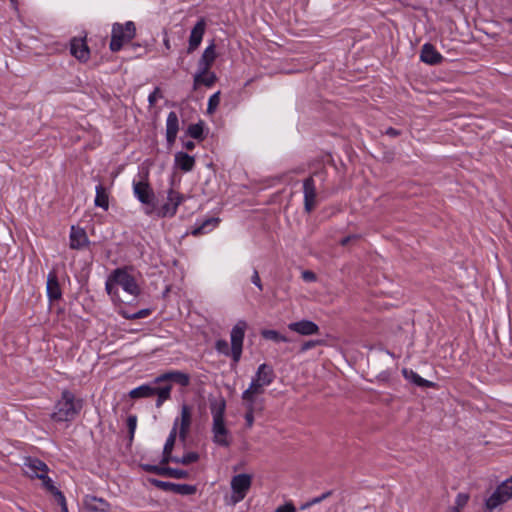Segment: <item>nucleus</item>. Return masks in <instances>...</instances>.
I'll return each instance as SVG.
<instances>
[{"instance_id":"f257e3e1","label":"nucleus","mask_w":512,"mask_h":512,"mask_svg":"<svg viewBox=\"0 0 512 512\" xmlns=\"http://www.w3.org/2000/svg\"><path fill=\"white\" fill-rule=\"evenodd\" d=\"M83 408V400L69 390H63L61 398L55 404V410L51 414V419L56 422L74 420Z\"/></svg>"},{"instance_id":"f03ea898","label":"nucleus","mask_w":512,"mask_h":512,"mask_svg":"<svg viewBox=\"0 0 512 512\" xmlns=\"http://www.w3.org/2000/svg\"><path fill=\"white\" fill-rule=\"evenodd\" d=\"M247 323L244 320H239L231 330V348L228 342L224 339H219L215 343V349L225 355L231 356L233 362L237 364L240 361L243 349V340Z\"/></svg>"},{"instance_id":"7ed1b4c3","label":"nucleus","mask_w":512,"mask_h":512,"mask_svg":"<svg viewBox=\"0 0 512 512\" xmlns=\"http://www.w3.org/2000/svg\"><path fill=\"white\" fill-rule=\"evenodd\" d=\"M225 409L226 402L224 399L215 400L210 404L213 417V441L219 446L228 447L231 441L229 439V430L226 428L224 421Z\"/></svg>"},{"instance_id":"20e7f679","label":"nucleus","mask_w":512,"mask_h":512,"mask_svg":"<svg viewBox=\"0 0 512 512\" xmlns=\"http://www.w3.org/2000/svg\"><path fill=\"white\" fill-rule=\"evenodd\" d=\"M120 285L127 293L137 296L140 294V288L134 278L125 269H115L107 279L106 291L111 297L117 296L116 286Z\"/></svg>"},{"instance_id":"39448f33","label":"nucleus","mask_w":512,"mask_h":512,"mask_svg":"<svg viewBox=\"0 0 512 512\" xmlns=\"http://www.w3.org/2000/svg\"><path fill=\"white\" fill-rule=\"evenodd\" d=\"M136 35L134 22L127 21L125 24L114 23L112 26L109 48L112 52L121 50L125 43L130 42Z\"/></svg>"},{"instance_id":"423d86ee","label":"nucleus","mask_w":512,"mask_h":512,"mask_svg":"<svg viewBox=\"0 0 512 512\" xmlns=\"http://www.w3.org/2000/svg\"><path fill=\"white\" fill-rule=\"evenodd\" d=\"M172 385L166 384L162 387H152L150 385H141L137 388L132 389L129 392V396L133 399L146 398L157 395L156 407H161L162 404L170 399Z\"/></svg>"},{"instance_id":"0eeeda50","label":"nucleus","mask_w":512,"mask_h":512,"mask_svg":"<svg viewBox=\"0 0 512 512\" xmlns=\"http://www.w3.org/2000/svg\"><path fill=\"white\" fill-rule=\"evenodd\" d=\"M133 191L136 198L144 205L147 206L145 213L151 215L155 211L156 197L150 187L148 181H138L133 183Z\"/></svg>"},{"instance_id":"6e6552de","label":"nucleus","mask_w":512,"mask_h":512,"mask_svg":"<svg viewBox=\"0 0 512 512\" xmlns=\"http://www.w3.org/2000/svg\"><path fill=\"white\" fill-rule=\"evenodd\" d=\"M276 375L272 366L263 363L259 365L255 375L253 376L249 387L255 388L265 393V388L273 383Z\"/></svg>"},{"instance_id":"1a4fd4ad","label":"nucleus","mask_w":512,"mask_h":512,"mask_svg":"<svg viewBox=\"0 0 512 512\" xmlns=\"http://www.w3.org/2000/svg\"><path fill=\"white\" fill-rule=\"evenodd\" d=\"M252 484V477L249 474L235 475L231 480V489L233 491L232 501L238 503L242 501L249 491Z\"/></svg>"},{"instance_id":"9d476101","label":"nucleus","mask_w":512,"mask_h":512,"mask_svg":"<svg viewBox=\"0 0 512 512\" xmlns=\"http://www.w3.org/2000/svg\"><path fill=\"white\" fill-rule=\"evenodd\" d=\"M262 392L255 390V388L248 387L242 393V402L245 410H251L256 412H263L265 408V399L263 398Z\"/></svg>"},{"instance_id":"9b49d317","label":"nucleus","mask_w":512,"mask_h":512,"mask_svg":"<svg viewBox=\"0 0 512 512\" xmlns=\"http://www.w3.org/2000/svg\"><path fill=\"white\" fill-rule=\"evenodd\" d=\"M178 422L179 440L185 445L190 428L192 425V407L187 404L181 406L180 417L176 418L174 423Z\"/></svg>"},{"instance_id":"f8f14e48","label":"nucleus","mask_w":512,"mask_h":512,"mask_svg":"<svg viewBox=\"0 0 512 512\" xmlns=\"http://www.w3.org/2000/svg\"><path fill=\"white\" fill-rule=\"evenodd\" d=\"M172 200H175L174 205L166 202L157 210L158 217H173L177 212L178 206L184 201V196L171 188L168 190V201Z\"/></svg>"},{"instance_id":"ddd939ff","label":"nucleus","mask_w":512,"mask_h":512,"mask_svg":"<svg viewBox=\"0 0 512 512\" xmlns=\"http://www.w3.org/2000/svg\"><path fill=\"white\" fill-rule=\"evenodd\" d=\"M172 200H175L174 205L166 202L157 210L158 217H173L177 212L178 206L184 201V196L171 188L168 190V201Z\"/></svg>"},{"instance_id":"4468645a","label":"nucleus","mask_w":512,"mask_h":512,"mask_svg":"<svg viewBox=\"0 0 512 512\" xmlns=\"http://www.w3.org/2000/svg\"><path fill=\"white\" fill-rule=\"evenodd\" d=\"M303 194H304V210L307 213H311L317 205L316 186H315L314 178L312 176H309L308 178L304 179Z\"/></svg>"},{"instance_id":"2eb2a0df","label":"nucleus","mask_w":512,"mask_h":512,"mask_svg":"<svg viewBox=\"0 0 512 512\" xmlns=\"http://www.w3.org/2000/svg\"><path fill=\"white\" fill-rule=\"evenodd\" d=\"M47 296L51 302H55L61 299L62 290L58 280L57 271L53 268L47 275Z\"/></svg>"},{"instance_id":"dca6fc26","label":"nucleus","mask_w":512,"mask_h":512,"mask_svg":"<svg viewBox=\"0 0 512 512\" xmlns=\"http://www.w3.org/2000/svg\"><path fill=\"white\" fill-rule=\"evenodd\" d=\"M25 474L30 478H37L41 473H48V466L40 459L34 457H25L24 463Z\"/></svg>"},{"instance_id":"f3484780","label":"nucleus","mask_w":512,"mask_h":512,"mask_svg":"<svg viewBox=\"0 0 512 512\" xmlns=\"http://www.w3.org/2000/svg\"><path fill=\"white\" fill-rule=\"evenodd\" d=\"M205 28H206V22L203 18H201L200 20L197 21V23L191 30L190 37H189L188 49H187L188 53H192L199 47V45L202 41L203 35L205 33Z\"/></svg>"},{"instance_id":"a211bd4d","label":"nucleus","mask_w":512,"mask_h":512,"mask_svg":"<svg viewBox=\"0 0 512 512\" xmlns=\"http://www.w3.org/2000/svg\"><path fill=\"white\" fill-rule=\"evenodd\" d=\"M174 382L182 387H187L190 384V376L182 371H169L156 377L155 383L161 382Z\"/></svg>"},{"instance_id":"6ab92c4d","label":"nucleus","mask_w":512,"mask_h":512,"mask_svg":"<svg viewBox=\"0 0 512 512\" xmlns=\"http://www.w3.org/2000/svg\"><path fill=\"white\" fill-rule=\"evenodd\" d=\"M70 52L81 62H86L90 57V50L84 39L73 38L70 43Z\"/></svg>"},{"instance_id":"aec40b11","label":"nucleus","mask_w":512,"mask_h":512,"mask_svg":"<svg viewBox=\"0 0 512 512\" xmlns=\"http://www.w3.org/2000/svg\"><path fill=\"white\" fill-rule=\"evenodd\" d=\"M420 59L429 65H438L443 61V56L430 43H425L421 48Z\"/></svg>"},{"instance_id":"412c9836","label":"nucleus","mask_w":512,"mask_h":512,"mask_svg":"<svg viewBox=\"0 0 512 512\" xmlns=\"http://www.w3.org/2000/svg\"><path fill=\"white\" fill-rule=\"evenodd\" d=\"M86 510L90 512H108L110 504L103 498H98L94 495H86L83 500Z\"/></svg>"},{"instance_id":"4be33fe9","label":"nucleus","mask_w":512,"mask_h":512,"mask_svg":"<svg viewBox=\"0 0 512 512\" xmlns=\"http://www.w3.org/2000/svg\"><path fill=\"white\" fill-rule=\"evenodd\" d=\"M215 49L216 46L214 42H212L209 46L205 48V50L202 53V56L198 61V71H202V73H205L208 70H210L211 66L213 65L217 57Z\"/></svg>"},{"instance_id":"5701e85b","label":"nucleus","mask_w":512,"mask_h":512,"mask_svg":"<svg viewBox=\"0 0 512 512\" xmlns=\"http://www.w3.org/2000/svg\"><path fill=\"white\" fill-rule=\"evenodd\" d=\"M179 131V119L176 112L171 111L166 120V140L169 146L174 145Z\"/></svg>"},{"instance_id":"b1692460","label":"nucleus","mask_w":512,"mask_h":512,"mask_svg":"<svg viewBox=\"0 0 512 512\" xmlns=\"http://www.w3.org/2000/svg\"><path fill=\"white\" fill-rule=\"evenodd\" d=\"M288 328L293 332L305 336L314 335L319 332L318 325L310 320H301L298 322L290 323Z\"/></svg>"},{"instance_id":"393cba45","label":"nucleus","mask_w":512,"mask_h":512,"mask_svg":"<svg viewBox=\"0 0 512 512\" xmlns=\"http://www.w3.org/2000/svg\"><path fill=\"white\" fill-rule=\"evenodd\" d=\"M88 244L86 232L81 228L72 226L70 233V248L79 250Z\"/></svg>"},{"instance_id":"a878e982","label":"nucleus","mask_w":512,"mask_h":512,"mask_svg":"<svg viewBox=\"0 0 512 512\" xmlns=\"http://www.w3.org/2000/svg\"><path fill=\"white\" fill-rule=\"evenodd\" d=\"M175 165L183 172H190L195 166V158L186 152H177L175 154Z\"/></svg>"},{"instance_id":"bb28decb","label":"nucleus","mask_w":512,"mask_h":512,"mask_svg":"<svg viewBox=\"0 0 512 512\" xmlns=\"http://www.w3.org/2000/svg\"><path fill=\"white\" fill-rule=\"evenodd\" d=\"M193 80V88L196 90L200 85L211 87L216 82L217 77L215 73L210 72V70L205 73H202V71H197Z\"/></svg>"},{"instance_id":"cd10ccee","label":"nucleus","mask_w":512,"mask_h":512,"mask_svg":"<svg viewBox=\"0 0 512 512\" xmlns=\"http://www.w3.org/2000/svg\"><path fill=\"white\" fill-rule=\"evenodd\" d=\"M94 203L95 206L100 207L104 210H108L109 208L108 192L102 184L96 186V197Z\"/></svg>"},{"instance_id":"c85d7f7f","label":"nucleus","mask_w":512,"mask_h":512,"mask_svg":"<svg viewBox=\"0 0 512 512\" xmlns=\"http://www.w3.org/2000/svg\"><path fill=\"white\" fill-rule=\"evenodd\" d=\"M403 375L406 379L413 382L415 385L419 387H433L435 384L431 381H428L426 379H423L420 377L416 372L413 370L403 369Z\"/></svg>"},{"instance_id":"c756f323","label":"nucleus","mask_w":512,"mask_h":512,"mask_svg":"<svg viewBox=\"0 0 512 512\" xmlns=\"http://www.w3.org/2000/svg\"><path fill=\"white\" fill-rule=\"evenodd\" d=\"M504 502H506V500L500 495L499 492L495 490L493 494L486 500L485 508L487 512H492L495 508Z\"/></svg>"},{"instance_id":"7c9ffc66","label":"nucleus","mask_w":512,"mask_h":512,"mask_svg":"<svg viewBox=\"0 0 512 512\" xmlns=\"http://www.w3.org/2000/svg\"><path fill=\"white\" fill-rule=\"evenodd\" d=\"M187 134L196 140L204 139V123L202 121L189 125Z\"/></svg>"},{"instance_id":"2f4dec72","label":"nucleus","mask_w":512,"mask_h":512,"mask_svg":"<svg viewBox=\"0 0 512 512\" xmlns=\"http://www.w3.org/2000/svg\"><path fill=\"white\" fill-rule=\"evenodd\" d=\"M219 223V218H208L200 226L194 228L191 232L193 236H199L207 232L209 226L216 227Z\"/></svg>"},{"instance_id":"473e14b6","label":"nucleus","mask_w":512,"mask_h":512,"mask_svg":"<svg viewBox=\"0 0 512 512\" xmlns=\"http://www.w3.org/2000/svg\"><path fill=\"white\" fill-rule=\"evenodd\" d=\"M177 429H178V422L173 423V427L168 435V438H167L164 448H163L164 450H166V454L168 452H173L176 438H177V436L179 437V432H177Z\"/></svg>"},{"instance_id":"72a5a7b5","label":"nucleus","mask_w":512,"mask_h":512,"mask_svg":"<svg viewBox=\"0 0 512 512\" xmlns=\"http://www.w3.org/2000/svg\"><path fill=\"white\" fill-rule=\"evenodd\" d=\"M497 492L500 493V495L508 501L512 498V476L509 479H506L504 482H502L496 489Z\"/></svg>"},{"instance_id":"f704fd0d","label":"nucleus","mask_w":512,"mask_h":512,"mask_svg":"<svg viewBox=\"0 0 512 512\" xmlns=\"http://www.w3.org/2000/svg\"><path fill=\"white\" fill-rule=\"evenodd\" d=\"M197 491L195 485L174 483L173 493L179 495H193Z\"/></svg>"},{"instance_id":"c9c22d12","label":"nucleus","mask_w":512,"mask_h":512,"mask_svg":"<svg viewBox=\"0 0 512 512\" xmlns=\"http://www.w3.org/2000/svg\"><path fill=\"white\" fill-rule=\"evenodd\" d=\"M261 336L264 339L272 340V341H275V342H287L288 341L287 337H285L284 335L280 334L276 330H269V329L262 330L261 331Z\"/></svg>"},{"instance_id":"e433bc0d","label":"nucleus","mask_w":512,"mask_h":512,"mask_svg":"<svg viewBox=\"0 0 512 512\" xmlns=\"http://www.w3.org/2000/svg\"><path fill=\"white\" fill-rule=\"evenodd\" d=\"M200 456L197 452H188L184 454L182 457H178L177 459H174V463L182 464V465H189L192 463H195L199 460Z\"/></svg>"},{"instance_id":"4c0bfd02","label":"nucleus","mask_w":512,"mask_h":512,"mask_svg":"<svg viewBox=\"0 0 512 512\" xmlns=\"http://www.w3.org/2000/svg\"><path fill=\"white\" fill-rule=\"evenodd\" d=\"M188 476L189 473L185 470L166 467L165 477H171L175 479H186L188 478Z\"/></svg>"},{"instance_id":"58836bf2","label":"nucleus","mask_w":512,"mask_h":512,"mask_svg":"<svg viewBox=\"0 0 512 512\" xmlns=\"http://www.w3.org/2000/svg\"><path fill=\"white\" fill-rule=\"evenodd\" d=\"M37 478L42 481V486L51 494H53L58 488L53 484L51 478L47 475V473H41L37 475Z\"/></svg>"},{"instance_id":"ea45409f","label":"nucleus","mask_w":512,"mask_h":512,"mask_svg":"<svg viewBox=\"0 0 512 512\" xmlns=\"http://www.w3.org/2000/svg\"><path fill=\"white\" fill-rule=\"evenodd\" d=\"M141 468L148 473H153L156 475L164 476L165 477V471L166 467L161 465H152V464H142Z\"/></svg>"},{"instance_id":"a19ab883","label":"nucleus","mask_w":512,"mask_h":512,"mask_svg":"<svg viewBox=\"0 0 512 512\" xmlns=\"http://www.w3.org/2000/svg\"><path fill=\"white\" fill-rule=\"evenodd\" d=\"M149 482L154 487H156L158 489H161L163 491H166V492H172L173 491L174 483H172V482H166V481L158 480V479H155V478H150Z\"/></svg>"},{"instance_id":"79ce46f5","label":"nucleus","mask_w":512,"mask_h":512,"mask_svg":"<svg viewBox=\"0 0 512 512\" xmlns=\"http://www.w3.org/2000/svg\"><path fill=\"white\" fill-rule=\"evenodd\" d=\"M332 491H327L325 493H323L322 495L318 496V497H315L313 499H311L310 501L306 502L305 504L301 505L300 509L301 510H305L309 507H311L312 505H315V504H318L320 502H322L323 500L327 499L328 497H330L332 495Z\"/></svg>"},{"instance_id":"37998d69","label":"nucleus","mask_w":512,"mask_h":512,"mask_svg":"<svg viewBox=\"0 0 512 512\" xmlns=\"http://www.w3.org/2000/svg\"><path fill=\"white\" fill-rule=\"evenodd\" d=\"M220 103V92L214 93L210 96L208 101L207 113L213 114Z\"/></svg>"},{"instance_id":"c03bdc74","label":"nucleus","mask_w":512,"mask_h":512,"mask_svg":"<svg viewBox=\"0 0 512 512\" xmlns=\"http://www.w3.org/2000/svg\"><path fill=\"white\" fill-rule=\"evenodd\" d=\"M468 501H469V495L467 493H459L456 496L455 506L452 508V510L460 511V509H462L463 507H465L467 505Z\"/></svg>"},{"instance_id":"a18cd8bd","label":"nucleus","mask_w":512,"mask_h":512,"mask_svg":"<svg viewBox=\"0 0 512 512\" xmlns=\"http://www.w3.org/2000/svg\"><path fill=\"white\" fill-rule=\"evenodd\" d=\"M136 425H137V417H136V415L128 416V418H127V427H128V431H129L130 440H132L133 437H134Z\"/></svg>"},{"instance_id":"49530a36","label":"nucleus","mask_w":512,"mask_h":512,"mask_svg":"<svg viewBox=\"0 0 512 512\" xmlns=\"http://www.w3.org/2000/svg\"><path fill=\"white\" fill-rule=\"evenodd\" d=\"M261 412L246 410L244 418H245V424L247 428H251L254 424V415L260 414Z\"/></svg>"},{"instance_id":"de8ad7c7","label":"nucleus","mask_w":512,"mask_h":512,"mask_svg":"<svg viewBox=\"0 0 512 512\" xmlns=\"http://www.w3.org/2000/svg\"><path fill=\"white\" fill-rule=\"evenodd\" d=\"M149 314H150L149 309H142L132 315H124V317L126 319H140V318H144V317L148 316Z\"/></svg>"},{"instance_id":"09e8293b","label":"nucleus","mask_w":512,"mask_h":512,"mask_svg":"<svg viewBox=\"0 0 512 512\" xmlns=\"http://www.w3.org/2000/svg\"><path fill=\"white\" fill-rule=\"evenodd\" d=\"M178 457H173L172 456V452H168L166 454V450L163 449V452H162V459L160 461V465L161 466H164V465H167L168 463L170 462H174V459H177Z\"/></svg>"},{"instance_id":"8fccbe9b","label":"nucleus","mask_w":512,"mask_h":512,"mask_svg":"<svg viewBox=\"0 0 512 512\" xmlns=\"http://www.w3.org/2000/svg\"><path fill=\"white\" fill-rule=\"evenodd\" d=\"M275 512H296V508L292 502H287L276 508Z\"/></svg>"},{"instance_id":"3c124183","label":"nucleus","mask_w":512,"mask_h":512,"mask_svg":"<svg viewBox=\"0 0 512 512\" xmlns=\"http://www.w3.org/2000/svg\"><path fill=\"white\" fill-rule=\"evenodd\" d=\"M319 344H321L320 340H309V341H306L303 343L300 350H301V352H305L309 349L314 348L315 346H317Z\"/></svg>"},{"instance_id":"603ef678","label":"nucleus","mask_w":512,"mask_h":512,"mask_svg":"<svg viewBox=\"0 0 512 512\" xmlns=\"http://www.w3.org/2000/svg\"><path fill=\"white\" fill-rule=\"evenodd\" d=\"M161 90L157 87L154 91L149 95L148 102L150 105H154L159 97H161Z\"/></svg>"},{"instance_id":"864d4df0","label":"nucleus","mask_w":512,"mask_h":512,"mask_svg":"<svg viewBox=\"0 0 512 512\" xmlns=\"http://www.w3.org/2000/svg\"><path fill=\"white\" fill-rule=\"evenodd\" d=\"M302 278L306 282L316 281V274L313 271L305 270L302 272Z\"/></svg>"},{"instance_id":"5fc2aeb1","label":"nucleus","mask_w":512,"mask_h":512,"mask_svg":"<svg viewBox=\"0 0 512 512\" xmlns=\"http://www.w3.org/2000/svg\"><path fill=\"white\" fill-rule=\"evenodd\" d=\"M251 281L254 285H256L258 287V289L260 291L263 290V286H262V283H261V279H260V276H259V273L257 270H254L253 272V275L251 277Z\"/></svg>"},{"instance_id":"6e6d98bb","label":"nucleus","mask_w":512,"mask_h":512,"mask_svg":"<svg viewBox=\"0 0 512 512\" xmlns=\"http://www.w3.org/2000/svg\"><path fill=\"white\" fill-rule=\"evenodd\" d=\"M359 238H360V236H359V235H356V234H354V235H349V236L344 237L343 239H341V241H340V245H341V246H347L351 241H353V240H358Z\"/></svg>"},{"instance_id":"4d7b16f0","label":"nucleus","mask_w":512,"mask_h":512,"mask_svg":"<svg viewBox=\"0 0 512 512\" xmlns=\"http://www.w3.org/2000/svg\"><path fill=\"white\" fill-rule=\"evenodd\" d=\"M52 495L55 497L57 503L60 506H61V504L66 503L65 496H64V494L59 489L56 490Z\"/></svg>"},{"instance_id":"13d9d810","label":"nucleus","mask_w":512,"mask_h":512,"mask_svg":"<svg viewBox=\"0 0 512 512\" xmlns=\"http://www.w3.org/2000/svg\"><path fill=\"white\" fill-rule=\"evenodd\" d=\"M385 134L388 135V136H391V137H397L400 135V131L395 129V128H392V127H389L386 131H385Z\"/></svg>"},{"instance_id":"bf43d9fd","label":"nucleus","mask_w":512,"mask_h":512,"mask_svg":"<svg viewBox=\"0 0 512 512\" xmlns=\"http://www.w3.org/2000/svg\"><path fill=\"white\" fill-rule=\"evenodd\" d=\"M185 149L192 151L195 148V143L193 141H186L183 143Z\"/></svg>"},{"instance_id":"052dcab7","label":"nucleus","mask_w":512,"mask_h":512,"mask_svg":"<svg viewBox=\"0 0 512 512\" xmlns=\"http://www.w3.org/2000/svg\"><path fill=\"white\" fill-rule=\"evenodd\" d=\"M163 42H164V46H165V48H166L167 50H170V49H171V44H170L169 39L166 37V38L164 39V41H163Z\"/></svg>"},{"instance_id":"680f3d73","label":"nucleus","mask_w":512,"mask_h":512,"mask_svg":"<svg viewBox=\"0 0 512 512\" xmlns=\"http://www.w3.org/2000/svg\"><path fill=\"white\" fill-rule=\"evenodd\" d=\"M61 512H68L67 504L63 503L61 504Z\"/></svg>"},{"instance_id":"e2e57ef3","label":"nucleus","mask_w":512,"mask_h":512,"mask_svg":"<svg viewBox=\"0 0 512 512\" xmlns=\"http://www.w3.org/2000/svg\"><path fill=\"white\" fill-rule=\"evenodd\" d=\"M170 204L174 205L175 203V200H172V201H168Z\"/></svg>"},{"instance_id":"0e129e2a","label":"nucleus","mask_w":512,"mask_h":512,"mask_svg":"<svg viewBox=\"0 0 512 512\" xmlns=\"http://www.w3.org/2000/svg\"><path fill=\"white\" fill-rule=\"evenodd\" d=\"M452 512H460V511H458V510H452Z\"/></svg>"}]
</instances>
